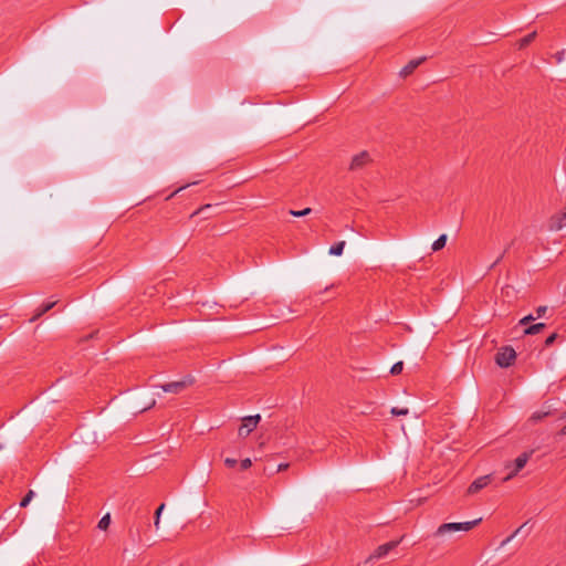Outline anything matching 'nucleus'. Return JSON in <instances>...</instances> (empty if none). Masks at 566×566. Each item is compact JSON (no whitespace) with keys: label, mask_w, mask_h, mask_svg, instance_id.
I'll return each mask as SVG.
<instances>
[{"label":"nucleus","mask_w":566,"mask_h":566,"mask_svg":"<svg viewBox=\"0 0 566 566\" xmlns=\"http://www.w3.org/2000/svg\"><path fill=\"white\" fill-rule=\"evenodd\" d=\"M566 227V210L560 213L553 214L548 220V229L551 231H559Z\"/></svg>","instance_id":"nucleus-9"},{"label":"nucleus","mask_w":566,"mask_h":566,"mask_svg":"<svg viewBox=\"0 0 566 566\" xmlns=\"http://www.w3.org/2000/svg\"><path fill=\"white\" fill-rule=\"evenodd\" d=\"M224 464H226V467L231 469V468H234L238 464V461L235 459H233V458H226L224 459Z\"/></svg>","instance_id":"nucleus-29"},{"label":"nucleus","mask_w":566,"mask_h":566,"mask_svg":"<svg viewBox=\"0 0 566 566\" xmlns=\"http://www.w3.org/2000/svg\"><path fill=\"white\" fill-rule=\"evenodd\" d=\"M422 61L423 59L411 60L406 66L402 67L400 75L405 77L410 75L422 63Z\"/></svg>","instance_id":"nucleus-12"},{"label":"nucleus","mask_w":566,"mask_h":566,"mask_svg":"<svg viewBox=\"0 0 566 566\" xmlns=\"http://www.w3.org/2000/svg\"><path fill=\"white\" fill-rule=\"evenodd\" d=\"M289 467H290V464H289V463H280V464L277 465V472L285 471V470H287V469H289Z\"/></svg>","instance_id":"nucleus-33"},{"label":"nucleus","mask_w":566,"mask_h":566,"mask_svg":"<svg viewBox=\"0 0 566 566\" xmlns=\"http://www.w3.org/2000/svg\"><path fill=\"white\" fill-rule=\"evenodd\" d=\"M390 413L392 416H407L409 413V410L408 408H398V407H392L391 410H390Z\"/></svg>","instance_id":"nucleus-23"},{"label":"nucleus","mask_w":566,"mask_h":566,"mask_svg":"<svg viewBox=\"0 0 566 566\" xmlns=\"http://www.w3.org/2000/svg\"><path fill=\"white\" fill-rule=\"evenodd\" d=\"M446 242H447V235L446 234H441L432 244V250L433 251H439L441 250L442 248H444L446 245Z\"/></svg>","instance_id":"nucleus-16"},{"label":"nucleus","mask_w":566,"mask_h":566,"mask_svg":"<svg viewBox=\"0 0 566 566\" xmlns=\"http://www.w3.org/2000/svg\"><path fill=\"white\" fill-rule=\"evenodd\" d=\"M562 420H566V410L560 416ZM559 436H566V424L559 430Z\"/></svg>","instance_id":"nucleus-31"},{"label":"nucleus","mask_w":566,"mask_h":566,"mask_svg":"<svg viewBox=\"0 0 566 566\" xmlns=\"http://www.w3.org/2000/svg\"><path fill=\"white\" fill-rule=\"evenodd\" d=\"M56 301H53V302H48V303H43L41 304L36 310H35V313L34 315L32 316V318L30 319V322H35L38 321L40 317H42L45 313H48L50 310H52L55 305H56Z\"/></svg>","instance_id":"nucleus-11"},{"label":"nucleus","mask_w":566,"mask_h":566,"mask_svg":"<svg viewBox=\"0 0 566 566\" xmlns=\"http://www.w3.org/2000/svg\"><path fill=\"white\" fill-rule=\"evenodd\" d=\"M403 369V363L402 361H398L396 364L392 365L391 369H390V374L396 376V375H399L401 374Z\"/></svg>","instance_id":"nucleus-24"},{"label":"nucleus","mask_w":566,"mask_h":566,"mask_svg":"<svg viewBox=\"0 0 566 566\" xmlns=\"http://www.w3.org/2000/svg\"><path fill=\"white\" fill-rule=\"evenodd\" d=\"M406 537V535H401L399 539L390 541L388 543H385L382 545H379L374 553L369 555V557L366 559V564L373 562L374 559H379L389 554L392 549H395Z\"/></svg>","instance_id":"nucleus-4"},{"label":"nucleus","mask_w":566,"mask_h":566,"mask_svg":"<svg viewBox=\"0 0 566 566\" xmlns=\"http://www.w3.org/2000/svg\"><path fill=\"white\" fill-rule=\"evenodd\" d=\"M536 317L533 316L532 314L527 315V316H524L523 318L520 319L518 324L520 325H528L531 322H533Z\"/></svg>","instance_id":"nucleus-26"},{"label":"nucleus","mask_w":566,"mask_h":566,"mask_svg":"<svg viewBox=\"0 0 566 566\" xmlns=\"http://www.w3.org/2000/svg\"><path fill=\"white\" fill-rule=\"evenodd\" d=\"M164 509H165V504H164V503H161V504L157 507V510H156V512H155V516H154V517H155L154 525H155V527H156V528H158V527H159L160 514H161V512H163V510H164Z\"/></svg>","instance_id":"nucleus-22"},{"label":"nucleus","mask_w":566,"mask_h":566,"mask_svg":"<svg viewBox=\"0 0 566 566\" xmlns=\"http://www.w3.org/2000/svg\"><path fill=\"white\" fill-rule=\"evenodd\" d=\"M198 182L197 181H193L192 185H197ZM191 186V184H188V185H185V186H180L178 187L174 192H171L169 196L166 197V200H169L170 198H172L177 192L181 191L182 189L187 188Z\"/></svg>","instance_id":"nucleus-27"},{"label":"nucleus","mask_w":566,"mask_h":566,"mask_svg":"<svg viewBox=\"0 0 566 566\" xmlns=\"http://www.w3.org/2000/svg\"><path fill=\"white\" fill-rule=\"evenodd\" d=\"M312 211L311 208H305L303 210H290L289 213L293 217H305L310 214Z\"/></svg>","instance_id":"nucleus-21"},{"label":"nucleus","mask_w":566,"mask_h":566,"mask_svg":"<svg viewBox=\"0 0 566 566\" xmlns=\"http://www.w3.org/2000/svg\"><path fill=\"white\" fill-rule=\"evenodd\" d=\"M515 359L516 353L511 346L502 347L495 355V363L502 368L512 366Z\"/></svg>","instance_id":"nucleus-5"},{"label":"nucleus","mask_w":566,"mask_h":566,"mask_svg":"<svg viewBox=\"0 0 566 566\" xmlns=\"http://www.w3.org/2000/svg\"><path fill=\"white\" fill-rule=\"evenodd\" d=\"M211 206L210 205H205L202 207H200L198 210H196L193 213H191V218L195 217L196 214H199L201 211H203L205 209H208L210 208Z\"/></svg>","instance_id":"nucleus-32"},{"label":"nucleus","mask_w":566,"mask_h":566,"mask_svg":"<svg viewBox=\"0 0 566 566\" xmlns=\"http://www.w3.org/2000/svg\"><path fill=\"white\" fill-rule=\"evenodd\" d=\"M557 337H558V334H557V333H553V334H551V335L545 339V346H546V347H548V346L553 345Z\"/></svg>","instance_id":"nucleus-28"},{"label":"nucleus","mask_w":566,"mask_h":566,"mask_svg":"<svg viewBox=\"0 0 566 566\" xmlns=\"http://www.w3.org/2000/svg\"><path fill=\"white\" fill-rule=\"evenodd\" d=\"M547 311V306L541 305L535 310L536 317H542Z\"/></svg>","instance_id":"nucleus-30"},{"label":"nucleus","mask_w":566,"mask_h":566,"mask_svg":"<svg viewBox=\"0 0 566 566\" xmlns=\"http://www.w3.org/2000/svg\"><path fill=\"white\" fill-rule=\"evenodd\" d=\"M156 403V400L153 397H148L146 401L139 402L134 401L130 406V411L134 413H142L150 408H153Z\"/></svg>","instance_id":"nucleus-10"},{"label":"nucleus","mask_w":566,"mask_h":566,"mask_svg":"<svg viewBox=\"0 0 566 566\" xmlns=\"http://www.w3.org/2000/svg\"><path fill=\"white\" fill-rule=\"evenodd\" d=\"M260 420V415L244 417L238 430L239 437L247 438L256 428Z\"/></svg>","instance_id":"nucleus-6"},{"label":"nucleus","mask_w":566,"mask_h":566,"mask_svg":"<svg viewBox=\"0 0 566 566\" xmlns=\"http://www.w3.org/2000/svg\"><path fill=\"white\" fill-rule=\"evenodd\" d=\"M482 521V518H476L474 521H470V522H454V523H444V524H441L436 534L437 536H442L447 533H451V532H468V531H471L472 528H474L478 524H480Z\"/></svg>","instance_id":"nucleus-1"},{"label":"nucleus","mask_w":566,"mask_h":566,"mask_svg":"<svg viewBox=\"0 0 566 566\" xmlns=\"http://www.w3.org/2000/svg\"><path fill=\"white\" fill-rule=\"evenodd\" d=\"M545 327H546V325L544 323H536V324L528 325L524 329V335L539 334Z\"/></svg>","instance_id":"nucleus-13"},{"label":"nucleus","mask_w":566,"mask_h":566,"mask_svg":"<svg viewBox=\"0 0 566 566\" xmlns=\"http://www.w3.org/2000/svg\"><path fill=\"white\" fill-rule=\"evenodd\" d=\"M34 496V492L32 490H30L24 496L23 499L21 500L20 502V506L21 507H27L29 505V503L31 502V500L33 499Z\"/></svg>","instance_id":"nucleus-20"},{"label":"nucleus","mask_w":566,"mask_h":566,"mask_svg":"<svg viewBox=\"0 0 566 566\" xmlns=\"http://www.w3.org/2000/svg\"><path fill=\"white\" fill-rule=\"evenodd\" d=\"M506 250L503 251V253L495 260V262L491 265V268H494L504 256Z\"/></svg>","instance_id":"nucleus-34"},{"label":"nucleus","mask_w":566,"mask_h":566,"mask_svg":"<svg viewBox=\"0 0 566 566\" xmlns=\"http://www.w3.org/2000/svg\"><path fill=\"white\" fill-rule=\"evenodd\" d=\"M192 382H193V379L188 377V378L182 379V380L171 381V382L165 384V385L160 386V388L165 392L179 394L182 390H185L188 386H190Z\"/></svg>","instance_id":"nucleus-7"},{"label":"nucleus","mask_w":566,"mask_h":566,"mask_svg":"<svg viewBox=\"0 0 566 566\" xmlns=\"http://www.w3.org/2000/svg\"><path fill=\"white\" fill-rule=\"evenodd\" d=\"M111 524V515L107 513L105 514L98 522L97 527L99 530L106 531Z\"/></svg>","instance_id":"nucleus-18"},{"label":"nucleus","mask_w":566,"mask_h":566,"mask_svg":"<svg viewBox=\"0 0 566 566\" xmlns=\"http://www.w3.org/2000/svg\"><path fill=\"white\" fill-rule=\"evenodd\" d=\"M251 465H252V461L249 458L242 459L240 461V470L241 471H245V470L250 469Z\"/></svg>","instance_id":"nucleus-25"},{"label":"nucleus","mask_w":566,"mask_h":566,"mask_svg":"<svg viewBox=\"0 0 566 566\" xmlns=\"http://www.w3.org/2000/svg\"><path fill=\"white\" fill-rule=\"evenodd\" d=\"M535 38H536V32H532V33L525 35L524 38H522L518 41V49L526 48L528 44H531L534 41Z\"/></svg>","instance_id":"nucleus-14"},{"label":"nucleus","mask_w":566,"mask_h":566,"mask_svg":"<svg viewBox=\"0 0 566 566\" xmlns=\"http://www.w3.org/2000/svg\"><path fill=\"white\" fill-rule=\"evenodd\" d=\"M492 481V475L486 474L475 479L468 488L467 494L472 495L488 486Z\"/></svg>","instance_id":"nucleus-8"},{"label":"nucleus","mask_w":566,"mask_h":566,"mask_svg":"<svg viewBox=\"0 0 566 566\" xmlns=\"http://www.w3.org/2000/svg\"><path fill=\"white\" fill-rule=\"evenodd\" d=\"M533 454V451H526L520 454L515 461L507 462L505 464V469H511L509 474L504 478V481H509L513 479L517 473L526 465L527 461L530 460L531 455Z\"/></svg>","instance_id":"nucleus-3"},{"label":"nucleus","mask_w":566,"mask_h":566,"mask_svg":"<svg viewBox=\"0 0 566 566\" xmlns=\"http://www.w3.org/2000/svg\"><path fill=\"white\" fill-rule=\"evenodd\" d=\"M373 163L374 158L371 157L370 153H368L367 150H363L352 158L349 164V171L360 172L366 167L370 166Z\"/></svg>","instance_id":"nucleus-2"},{"label":"nucleus","mask_w":566,"mask_h":566,"mask_svg":"<svg viewBox=\"0 0 566 566\" xmlns=\"http://www.w3.org/2000/svg\"><path fill=\"white\" fill-rule=\"evenodd\" d=\"M551 415V410H546V411H535L531 418H530V421L532 422H537L542 419H544L545 417L549 416Z\"/></svg>","instance_id":"nucleus-17"},{"label":"nucleus","mask_w":566,"mask_h":566,"mask_svg":"<svg viewBox=\"0 0 566 566\" xmlns=\"http://www.w3.org/2000/svg\"><path fill=\"white\" fill-rule=\"evenodd\" d=\"M344 247H345V242L344 241H339V242L333 244L331 247V249H329V254H332V255H340L343 253Z\"/></svg>","instance_id":"nucleus-15"},{"label":"nucleus","mask_w":566,"mask_h":566,"mask_svg":"<svg viewBox=\"0 0 566 566\" xmlns=\"http://www.w3.org/2000/svg\"><path fill=\"white\" fill-rule=\"evenodd\" d=\"M526 523L522 524L520 527H517L509 537H506L502 543L501 546L506 545L510 543L515 536H517L522 530L525 527Z\"/></svg>","instance_id":"nucleus-19"}]
</instances>
